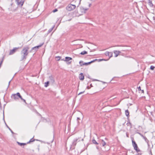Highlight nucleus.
Returning a JSON list of instances; mask_svg holds the SVG:
<instances>
[{
	"mask_svg": "<svg viewBox=\"0 0 155 155\" xmlns=\"http://www.w3.org/2000/svg\"><path fill=\"white\" fill-rule=\"evenodd\" d=\"M30 48L28 46H27L23 48L21 52L20 56L19 58L20 61L25 60L27 56L28 55L29 52L28 50Z\"/></svg>",
	"mask_w": 155,
	"mask_h": 155,
	"instance_id": "1",
	"label": "nucleus"
},
{
	"mask_svg": "<svg viewBox=\"0 0 155 155\" xmlns=\"http://www.w3.org/2000/svg\"><path fill=\"white\" fill-rule=\"evenodd\" d=\"M76 7L75 5L70 4L66 7V9L68 11H71L74 9Z\"/></svg>",
	"mask_w": 155,
	"mask_h": 155,
	"instance_id": "2",
	"label": "nucleus"
},
{
	"mask_svg": "<svg viewBox=\"0 0 155 155\" xmlns=\"http://www.w3.org/2000/svg\"><path fill=\"white\" fill-rule=\"evenodd\" d=\"M80 141V140H79V138L74 139L72 142V144L71 145L70 149L71 150L74 149L75 146L77 144V142H79Z\"/></svg>",
	"mask_w": 155,
	"mask_h": 155,
	"instance_id": "3",
	"label": "nucleus"
},
{
	"mask_svg": "<svg viewBox=\"0 0 155 155\" xmlns=\"http://www.w3.org/2000/svg\"><path fill=\"white\" fill-rule=\"evenodd\" d=\"M43 44L44 43H43L38 46L32 48L30 51V52H35L38 51L39 48L41 47L43 45Z\"/></svg>",
	"mask_w": 155,
	"mask_h": 155,
	"instance_id": "4",
	"label": "nucleus"
},
{
	"mask_svg": "<svg viewBox=\"0 0 155 155\" xmlns=\"http://www.w3.org/2000/svg\"><path fill=\"white\" fill-rule=\"evenodd\" d=\"M132 145L134 147V149L137 152H139L140 151V150L138 148L137 145L135 141L133 140H132Z\"/></svg>",
	"mask_w": 155,
	"mask_h": 155,
	"instance_id": "5",
	"label": "nucleus"
},
{
	"mask_svg": "<svg viewBox=\"0 0 155 155\" xmlns=\"http://www.w3.org/2000/svg\"><path fill=\"white\" fill-rule=\"evenodd\" d=\"M19 48V47L14 48L13 49L10 50L9 54V55H11L13 54L17 51L18 49Z\"/></svg>",
	"mask_w": 155,
	"mask_h": 155,
	"instance_id": "6",
	"label": "nucleus"
},
{
	"mask_svg": "<svg viewBox=\"0 0 155 155\" xmlns=\"http://www.w3.org/2000/svg\"><path fill=\"white\" fill-rule=\"evenodd\" d=\"M105 54L106 56H108L109 57V58L108 59H109L112 56L113 53L112 52L106 51L105 52Z\"/></svg>",
	"mask_w": 155,
	"mask_h": 155,
	"instance_id": "7",
	"label": "nucleus"
},
{
	"mask_svg": "<svg viewBox=\"0 0 155 155\" xmlns=\"http://www.w3.org/2000/svg\"><path fill=\"white\" fill-rule=\"evenodd\" d=\"M96 60H97V59H95L93 61H91L90 62H88L84 63L82 64H81V66H82L84 65H87L89 64H90L91 63H92L94 62L95 61H96Z\"/></svg>",
	"mask_w": 155,
	"mask_h": 155,
	"instance_id": "8",
	"label": "nucleus"
},
{
	"mask_svg": "<svg viewBox=\"0 0 155 155\" xmlns=\"http://www.w3.org/2000/svg\"><path fill=\"white\" fill-rule=\"evenodd\" d=\"M13 3H12L11 4V7L10 8H9V9L10 11H12L13 12H15L16 11V9L14 8L13 7L14 5L13 6Z\"/></svg>",
	"mask_w": 155,
	"mask_h": 155,
	"instance_id": "9",
	"label": "nucleus"
},
{
	"mask_svg": "<svg viewBox=\"0 0 155 155\" xmlns=\"http://www.w3.org/2000/svg\"><path fill=\"white\" fill-rule=\"evenodd\" d=\"M12 97L15 100H16L18 99V96L17 95V93L16 94H12Z\"/></svg>",
	"mask_w": 155,
	"mask_h": 155,
	"instance_id": "10",
	"label": "nucleus"
},
{
	"mask_svg": "<svg viewBox=\"0 0 155 155\" xmlns=\"http://www.w3.org/2000/svg\"><path fill=\"white\" fill-rule=\"evenodd\" d=\"M81 0H74L72 1V2H74L75 3H77V2H78V4L75 5H77V7H78L81 3Z\"/></svg>",
	"mask_w": 155,
	"mask_h": 155,
	"instance_id": "11",
	"label": "nucleus"
},
{
	"mask_svg": "<svg viewBox=\"0 0 155 155\" xmlns=\"http://www.w3.org/2000/svg\"><path fill=\"white\" fill-rule=\"evenodd\" d=\"M24 1L21 0L20 2H18L17 3L18 5H20L21 6H22L24 4Z\"/></svg>",
	"mask_w": 155,
	"mask_h": 155,
	"instance_id": "12",
	"label": "nucleus"
},
{
	"mask_svg": "<svg viewBox=\"0 0 155 155\" xmlns=\"http://www.w3.org/2000/svg\"><path fill=\"white\" fill-rule=\"evenodd\" d=\"M79 79L81 80H83L84 79V76L82 73H81L79 76Z\"/></svg>",
	"mask_w": 155,
	"mask_h": 155,
	"instance_id": "13",
	"label": "nucleus"
},
{
	"mask_svg": "<svg viewBox=\"0 0 155 155\" xmlns=\"http://www.w3.org/2000/svg\"><path fill=\"white\" fill-rule=\"evenodd\" d=\"M114 53L115 54L114 57H117L119 55L118 53V51L114 50Z\"/></svg>",
	"mask_w": 155,
	"mask_h": 155,
	"instance_id": "14",
	"label": "nucleus"
},
{
	"mask_svg": "<svg viewBox=\"0 0 155 155\" xmlns=\"http://www.w3.org/2000/svg\"><path fill=\"white\" fill-rule=\"evenodd\" d=\"M27 12V11L26 9L24 8H23L21 11V13L22 15L25 14Z\"/></svg>",
	"mask_w": 155,
	"mask_h": 155,
	"instance_id": "15",
	"label": "nucleus"
},
{
	"mask_svg": "<svg viewBox=\"0 0 155 155\" xmlns=\"http://www.w3.org/2000/svg\"><path fill=\"white\" fill-rule=\"evenodd\" d=\"M65 58V60H64V61H68L72 59V58H71L70 57H66Z\"/></svg>",
	"mask_w": 155,
	"mask_h": 155,
	"instance_id": "16",
	"label": "nucleus"
},
{
	"mask_svg": "<svg viewBox=\"0 0 155 155\" xmlns=\"http://www.w3.org/2000/svg\"><path fill=\"white\" fill-rule=\"evenodd\" d=\"M125 114L126 116L127 117H129V112L128 110H126L125 111Z\"/></svg>",
	"mask_w": 155,
	"mask_h": 155,
	"instance_id": "17",
	"label": "nucleus"
},
{
	"mask_svg": "<svg viewBox=\"0 0 155 155\" xmlns=\"http://www.w3.org/2000/svg\"><path fill=\"white\" fill-rule=\"evenodd\" d=\"M17 143L18 144V145H19L20 146H22V145H26L27 143H20V142H17Z\"/></svg>",
	"mask_w": 155,
	"mask_h": 155,
	"instance_id": "18",
	"label": "nucleus"
},
{
	"mask_svg": "<svg viewBox=\"0 0 155 155\" xmlns=\"http://www.w3.org/2000/svg\"><path fill=\"white\" fill-rule=\"evenodd\" d=\"M148 4L149 5L150 7H152L153 5L152 3V1L150 0H148Z\"/></svg>",
	"mask_w": 155,
	"mask_h": 155,
	"instance_id": "19",
	"label": "nucleus"
},
{
	"mask_svg": "<svg viewBox=\"0 0 155 155\" xmlns=\"http://www.w3.org/2000/svg\"><path fill=\"white\" fill-rule=\"evenodd\" d=\"M33 138H31L28 142H27V143L28 144L31 143V142H32L34 141L35 140L33 139Z\"/></svg>",
	"mask_w": 155,
	"mask_h": 155,
	"instance_id": "20",
	"label": "nucleus"
},
{
	"mask_svg": "<svg viewBox=\"0 0 155 155\" xmlns=\"http://www.w3.org/2000/svg\"><path fill=\"white\" fill-rule=\"evenodd\" d=\"M101 144L103 147H104L106 145V143L104 140H102L101 142Z\"/></svg>",
	"mask_w": 155,
	"mask_h": 155,
	"instance_id": "21",
	"label": "nucleus"
},
{
	"mask_svg": "<svg viewBox=\"0 0 155 155\" xmlns=\"http://www.w3.org/2000/svg\"><path fill=\"white\" fill-rule=\"evenodd\" d=\"M87 53V51H83L82 52H81L80 53V54H81V55H84L85 54H86Z\"/></svg>",
	"mask_w": 155,
	"mask_h": 155,
	"instance_id": "22",
	"label": "nucleus"
},
{
	"mask_svg": "<svg viewBox=\"0 0 155 155\" xmlns=\"http://www.w3.org/2000/svg\"><path fill=\"white\" fill-rule=\"evenodd\" d=\"M54 28V26L52 28L49 29L48 31V34L50 33L53 30V29Z\"/></svg>",
	"mask_w": 155,
	"mask_h": 155,
	"instance_id": "23",
	"label": "nucleus"
},
{
	"mask_svg": "<svg viewBox=\"0 0 155 155\" xmlns=\"http://www.w3.org/2000/svg\"><path fill=\"white\" fill-rule=\"evenodd\" d=\"M49 83V81H48L47 82H45V87H47L48 86Z\"/></svg>",
	"mask_w": 155,
	"mask_h": 155,
	"instance_id": "24",
	"label": "nucleus"
},
{
	"mask_svg": "<svg viewBox=\"0 0 155 155\" xmlns=\"http://www.w3.org/2000/svg\"><path fill=\"white\" fill-rule=\"evenodd\" d=\"M17 95L18 96V98H20L21 100H23L22 97H21V96L20 95V94L19 93H17Z\"/></svg>",
	"mask_w": 155,
	"mask_h": 155,
	"instance_id": "25",
	"label": "nucleus"
},
{
	"mask_svg": "<svg viewBox=\"0 0 155 155\" xmlns=\"http://www.w3.org/2000/svg\"><path fill=\"white\" fill-rule=\"evenodd\" d=\"M92 142L93 143L95 144H98V143L96 142V141L94 140H92Z\"/></svg>",
	"mask_w": 155,
	"mask_h": 155,
	"instance_id": "26",
	"label": "nucleus"
},
{
	"mask_svg": "<svg viewBox=\"0 0 155 155\" xmlns=\"http://www.w3.org/2000/svg\"><path fill=\"white\" fill-rule=\"evenodd\" d=\"M49 78L51 80V82H54V81L53 77L52 76L49 77Z\"/></svg>",
	"mask_w": 155,
	"mask_h": 155,
	"instance_id": "27",
	"label": "nucleus"
},
{
	"mask_svg": "<svg viewBox=\"0 0 155 155\" xmlns=\"http://www.w3.org/2000/svg\"><path fill=\"white\" fill-rule=\"evenodd\" d=\"M61 58V57L60 56H57L55 57L56 60L58 61L60 60Z\"/></svg>",
	"mask_w": 155,
	"mask_h": 155,
	"instance_id": "28",
	"label": "nucleus"
},
{
	"mask_svg": "<svg viewBox=\"0 0 155 155\" xmlns=\"http://www.w3.org/2000/svg\"><path fill=\"white\" fill-rule=\"evenodd\" d=\"M155 68V67L153 66H151L150 67V69L152 70H153Z\"/></svg>",
	"mask_w": 155,
	"mask_h": 155,
	"instance_id": "29",
	"label": "nucleus"
},
{
	"mask_svg": "<svg viewBox=\"0 0 155 155\" xmlns=\"http://www.w3.org/2000/svg\"><path fill=\"white\" fill-rule=\"evenodd\" d=\"M7 127L11 131V133L13 134L14 133L13 131L11 130V129L8 127V126L6 125Z\"/></svg>",
	"mask_w": 155,
	"mask_h": 155,
	"instance_id": "30",
	"label": "nucleus"
},
{
	"mask_svg": "<svg viewBox=\"0 0 155 155\" xmlns=\"http://www.w3.org/2000/svg\"><path fill=\"white\" fill-rule=\"evenodd\" d=\"M58 11V10L57 9H55L53 11V12H57Z\"/></svg>",
	"mask_w": 155,
	"mask_h": 155,
	"instance_id": "31",
	"label": "nucleus"
},
{
	"mask_svg": "<svg viewBox=\"0 0 155 155\" xmlns=\"http://www.w3.org/2000/svg\"><path fill=\"white\" fill-rule=\"evenodd\" d=\"M83 63V62L82 61H81L79 62V64L80 65H81V64H83L82 63Z\"/></svg>",
	"mask_w": 155,
	"mask_h": 155,
	"instance_id": "32",
	"label": "nucleus"
},
{
	"mask_svg": "<svg viewBox=\"0 0 155 155\" xmlns=\"http://www.w3.org/2000/svg\"><path fill=\"white\" fill-rule=\"evenodd\" d=\"M82 9H83V10H84V13H85V11L87 10L88 9H84V8H81V10Z\"/></svg>",
	"mask_w": 155,
	"mask_h": 155,
	"instance_id": "33",
	"label": "nucleus"
},
{
	"mask_svg": "<svg viewBox=\"0 0 155 155\" xmlns=\"http://www.w3.org/2000/svg\"><path fill=\"white\" fill-rule=\"evenodd\" d=\"M84 91H83V92H80V93H79L78 94V95H80L82 93H83L84 92Z\"/></svg>",
	"mask_w": 155,
	"mask_h": 155,
	"instance_id": "34",
	"label": "nucleus"
},
{
	"mask_svg": "<svg viewBox=\"0 0 155 155\" xmlns=\"http://www.w3.org/2000/svg\"><path fill=\"white\" fill-rule=\"evenodd\" d=\"M152 19L153 20V22H155V17L154 16H153L152 18Z\"/></svg>",
	"mask_w": 155,
	"mask_h": 155,
	"instance_id": "35",
	"label": "nucleus"
},
{
	"mask_svg": "<svg viewBox=\"0 0 155 155\" xmlns=\"http://www.w3.org/2000/svg\"><path fill=\"white\" fill-rule=\"evenodd\" d=\"M138 91H141V88H140V87H139L138 88Z\"/></svg>",
	"mask_w": 155,
	"mask_h": 155,
	"instance_id": "36",
	"label": "nucleus"
},
{
	"mask_svg": "<svg viewBox=\"0 0 155 155\" xmlns=\"http://www.w3.org/2000/svg\"><path fill=\"white\" fill-rule=\"evenodd\" d=\"M38 151H39V150H40L39 145L38 146Z\"/></svg>",
	"mask_w": 155,
	"mask_h": 155,
	"instance_id": "37",
	"label": "nucleus"
},
{
	"mask_svg": "<svg viewBox=\"0 0 155 155\" xmlns=\"http://www.w3.org/2000/svg\"><path fill=\"white\" fill-rule=\"evenodd\" d=\"M80 120V119L79 117H77V120L78 122H79L78 120Z\"/></svg>",
	"mask_w": 155,
	"mask_h": 155,
	"instance_id": "38",
	"label": "nucleus"
},
{
	"mask_svg": "<svg viewBox=\"0 0 155 155\" xmlns=\"http://www.w3.org/2000/svg\"><path fill=\"white\" fill-rule=\"evenodd\" d=\"M118 53H119V54L120 55V54L121 53V52L120 51H118Z\"/></svg>",
	"mask_w": 155,
	"mask_h": 155,
	"instance_id": "39",
	"label": "nucleus"
},
{
	"mask_svg": "<svg viewBox=\"0 0 155 155\" xmlns=\"http://www.w3.org/2000/svg\"><path fill=\"white\" fill-rule=\"evenodd\" d=\"M108 60V59L107 60H105L104 59H101L100 60V61H102V60L107 61V60Z\"/></svg>",
	"mask_w": 155,
	"mask_h": 155,
	"instance_id": "40",
	"label": "nucleus"
},
{
	"mask_svg": "<svg viewBox=\"0 0 155 155\" xmlns=\"http://www.w3.org/2000/svg\"><path fill=\"white\" fill-rule=\"evenodd\" d=\"M22 100L24 102H26V101L25 99H23V100Z\"/></svg>",
	"mask_w": 155,
	"mask_h": 155,
	"instance_id": "41",
	"label": "nucleus"
},
{
	"mask_svg": "<svg viewBox=\"0 0 155 155\" xmlns=\"http://www.w3.org/2000/svg\"><path fill=\"white\" fill-rule=\"evenodd\" d=\"M126 135L127 137H129L128 134L127 133L126 134Z\"/></svg>",
	"mask_w": 155,
	"mask_h": 155,
	"instance_id": "42",
	"label": "nucleus"
},
{
	"mask_svg": "<svg viewBox=\"0 0 155 155\" xmlns=\"http://www.w3.org/2000/svg\"><path fill=\"white\" fill-rule=\"evenodd\" d=\"M19 0H15V1L16 2H18V1H19Z\"/></svg>",
	"mask_w": 155,
	"mask_h": 155,
	"instance_id": "43",
	"label": "nucleus"
},
{
	"mask_svg": "<svg viewBox=\"0 0 155 155\" xmlns=\"http://www.w3.org/2000/svg\"><path fill=\"white\" fill-rule=\"evenodd\" d=\"M71 63V62H68V64H70Z\"/></svg>",
	"mask_w": 155,
	"mask_h": 155,
	"instance_id": "44",
	"label": "nucleus"
},
{
	"mask_svg": "<svg viewBox=\"0 0 155 155\" xmlns=\"http://www.w3.org/2000/svg\"><path fill=\"white\" fill-rule=\"evenodd\" d=\"M116 46H112L111 47H114Z\"/></svg>",
	"mask_w": 155,
	"mask_h": 155,
	"instance_id": "45",
	"label": "nucleus"
},
{
	"mask_svg": "<svg viewBox=\"0 0 155 155\" xmlns=\"http://www.w3.org/2000/svg\"><path fill=\"white\" fill-rule=\"evenodd\" d=\"M87 88L88 89H89L90 88L88 86L87 87Z\"/></svg>",
	"mask_w": 155,
	"mask_h": 155,
	"instance_id": "46",
	"label": "nucleus"
},
{
	"mask_svg": "<svg viewBox=\"0 0 155 155\" xmlns=\"http://www.w3.org/2000/svg\"><path fill=\"white\" fill-rule=\"evenodd\" d=\"M141 91H142V93H144V91H143V90H142Z\"/></svg>",
	"mask_w": 155,
	"mask_h": 155,
	"instance_id": "47",
	"label": "nucleus"
},
{
	"mask_svg": "<svg viewBox=\"0 0 155 155\" xmlns=\"http://www.w3.org/2000/svg\"><path fill=\"white\" fill-rule=\"evenodd\" d=\"M91 5V4H89V7H90V6Z\"/></svg>",
	"mask_w": 155,
	"mask_h": 155,
	"instance_id": "48",
	"label": "nucleus"
},
{
	"mask_svg": "<svg viewBox=\"0 0 155 155\" xmlns=\"http://www.w3.org/2000/svg\"><path fill=\"white\" fill-rule=\"evenodd\" d=\"M81 140H82V141H83V140H84L83 138H82L81 139Z\"/></svg>",
	"mask_w": 155,
	"mask_h": 155,
	"instance_id": "49",
	"label": "nucleus"
},
{
	"mask_svg": "<svg viewBox=\"0 0 155 155\" xmlns=\"http://www.w3.org/2000/svg\"><path fill=\"white\" fill-rule=\"evenodd\" d=\"M141 136L142 137H143V135H142V134L141 135Z\"/></svg>",
	"mask_w": 155,
	"mask_h": 155,
	"instance_id": "50",
	"label": "nucleus"
},
{
	"mask_svg": "<svg viewBox=\"0 0 155 155\" xmlns=\"http://www.w3.org/2000/svg\"><path fill=\"white\" fill-rule=\"evenodd\" d=\"M138 134H139L140 135H141V134L140 133H138Z\"/></svg>",
	"mask_w": 155,
	"mask_h": 155,
	"instance_id": "51",
	"label": "nucleus"
},
{
	"mask_svg": "<svg viewBox=\"0 0 155 155\" xmlns=\"http://www.w3.org/2000/svg\"><path fill=\"white\" fill-rule=\"evenodd\" d=\"M125 51V50H122V51Z\"/></svg>",
	"mask_w": 155,
	"mask_h": 155,
	"instance_id": "52",
	"label": "nucleus"
},
{
	"mask_svg": "<svg viewBox=\"0 0 155 155\" xmlns=\"http://www.w3.org/2000/svg\"><path fill=\"white\" fill-rule=\"evenodd\" d=\"M91 1H94L95 0H91Z\"/></svg>",
	"mask_w": 155,
	"mask_h": 155,
	"instance_id": "53",
	"label": "nucleus"
},
{
	"mask_svg": "<svg viewBox=\"0 0 155 155\" xmlns=\"http://www.w3.org/2000/svg\"><path fill=\"white\" fill-rule=\"evenodd\" d=\"M10 81L9 82V84L10 83Z\"/></svg>",
	"mask_w": 155,
	"mask_h": 155,
	"instance_id": "54",
	"label": "nucleus"
},
{
	"mask_svg": "<svg viewBox=\"0 0 155 155\" xmlns=\"http://www.w3.org/2000/svg\"><path fill=\"white\" fill-rule=\"evenodd\" d=\"M128 124H130V125L131 124H130V123H128Z\"/></svg>",
	"mask_w": 155,
	"mask_h": 155,
	"instance_id": "55",
	"label": "nucleus"
},
{
	"mask_svg": "<svg viewBox=\"0 0 155 155\" xmlns=\"http://www.w3.org/2000/svg\"><path fill=\"white\" fill-rule=\"evenodd\" d=\"M71 20V19H69V20H68V21H70Z\"/></svg>",
	"mask_w": 155,
	"mask_h": 155,
	"instance_id": "56",
	"label": "nucleus"
},
{
	"mask_svg": "<svg viewBox=\"0 0 155 155\" xmlns=\"http://www.w3.org/2000/svg\"><path fill=\"white\" fill-rule=\"evenodd\" d=\"M91 87H92V86H91Z\"/></svg>",
	"mask_w": 155,
	"mask_h": 155,
	"instance_id": "57",
	"label": "nucleus"
},
{
	"mask_svg": "<svg viewBox=\"0 0 155 155\" xmlns=\"http://www.w3.org/2000/svg\"><path fill=\"white\" fill-rule=\"evenodd\" d=\"M91 87H92V86H91Z\"/></svg>",
	"mask_w": 155,
	"mask_h": 155,
	"instance_id": "58",
	"label": "nucleus"
},
{
	"mask_svg": "<svg viewBox=\"0 0 155 155\" xmlns=\"http://www.w3.org/2000/svg\"><path fill=\"white\" fill-rule=\"evenodd\" d=\"M91 87H92V86H91Z\"/></svg>",
	"mask_w": 155,
	"mask_h": 155,
	"instance_id": "59",
	"label": "nucleus"
}]
</instances>
